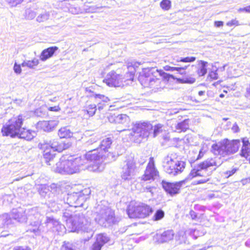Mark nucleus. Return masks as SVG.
Returning <instances> with one entry per match:
<instances>
[{"label": "nucleus", "instance_id": "1", "mask_svg": "<svg viewBox=\"0 0 250 250\" xmlns=\"http://www.w3.org/2000/svg\"><path fill=\"white\" fill-rule=\"evenodd\" d=\"M71 146V143L68 141H64L59 140L57 142V144L53 146L48 142L40 143L38 147L41 152L45 163L50 166L54 163L57 156L55 152H62L64 150L68 148Z\"/></svg>", "mask_w": 250, "mask_h": 250}, {"label": "nucleus", "instance_id": "2", "mask_svg": "<svg viewBox=\"0 0 250 250\" xmlns=\"http://www.w3.org/2000/svg\"><path fill=\"white\" fill-rule=\"evenodd\" d=\"M126 213L130 219H141L149 216L153 212L152 207L146 204L131 200L128 203Z\"/></svg>", "mask_w": 250, "mask_h": 250}, {"label": "nucleus", "instance_id": "3", "mask_svg": "<svg viewBox=\"0 0 250 250\" xmlns=\"http://www.w3.org/2000/svg\"><path fill=\"white\" fill-rule=\"evenodd\" d=\"M24 116L19 114L13 116L10 118L7 124L3 125L1 132L3 136H10L11 138H15L19 132L22 128L24 121Z\"/></svg>", "mask_w": 250, "mask_h": 250}, {"label": "nucleus", "instance_id": "4", "mask_svg": "<svg viewBox=\"0 0 250 250\" xmlns=\"http://www.w3.org/2000/svg\"><path fill=\"white\" fill-rule=\"evenodd\" d=\"M158 69L153 68H146L143 69L142 73L139 76V81L141 84L146 87L158 86L161 83L159 78Z\"/></svg>", "mask_w": 250, "mask_h": 250}, {"label": "nucleus", "instance_id": "5", "mask_svg": "<svg viewBox=\"0 0 250 250\" xmlns=\"http://www.w3.org/2000/svg\"><path fill=\"white\" fill-rule=\"evenodd\" d=\"M186 162L174 156H167L163 162V168L167 174L175 176L185 168Z\"/></svg>", "mask_w": 250, "mask_h": 250}, {"label": "nucleus", "instance_id": "6", "mask_svg": "<svg viewBox=\"0 0 250 250\" xmlns=\"http://www.w3.org/2000/svg\"><path fill=\"white\" fill-rule=\"evenodd\" d=\"M152 127V125L148 122H137L133 124L132 133L130 135L135 142L140 143L148 139L150 134L149 131Z\"/></svg>", "mask_w": 250, "mask_h": 250}, {"label": "nucleus", "instance_id": "7", "mask_svg": "<svg viewBox=\"0 0 250 250\" xmlns=\"http://www.w3.org/2000/svg\"><path fill=\"white\" fill-rule=\"evenodd\" d=\"M158 176L159 171L155 167L154 159L151 157L149 159L144 173L141 177V181L142 182L152 181Z\"/></svg>", "mask_w": 250, "mask_h": 250}, {"label": "nucleus", "instance_id": "8", "mask_svg": "<svg viewBox=\"0 0 250 250\" xmlns=\"http://www.w3.org/2000/svg\"><path fill=\"white\" fill-rule=\"evenodd\" d=\"M103 82L110 87H119L123 85L124 77L122 74L112 70L106 74Z\"/></svg>", "mask_w": 250, "mask_h": 250}, {"label": "nucleus", "instance_id": "9", "mask_svg": "<svg viewBox=\"0 0 250 250\" xmlns=\"http://www.w3.org/2000/svg\"><path fill=\"white\" fill-rule=\"evenodd\" d=\"M108 120L111 123H113L123 127V131L126 130V128L130 127L131 120L129 116L125 114L116 115L110 114Z\"/></svg>", "mask_w": 250, "mask_h": 250}, {"label": "nucleus", "instance_id": "10", "mask_svg": "<svg viewBox=\"0 0 250 250\" xmlns=\"http://www.w3.org/2000/svg\"><path fill=\"white\" fill-rule=\"evenodd\" d=\"M186 182V179L176 182H168L163 181L162 186L166 192L173 196L180 193L182 186Z\"/></svg>", "mask_w": 250, "mask_h": 250}, {"label": "nucleus", "instance_id": "11", "mask_svg": "<svg viewBox=\"0 0 250 250\" xmlns=\"http://www.w3.org/2000/svg\"><path fill=\"white\" fill-rule=\"evenodd\" d=\"M201 177V179L195 181L194 185L203 184L207 183L209 180L208 176L206 172L203 171V170L200 169H192L188 175V178L192 179L195 177Z\"/></svg>", "mask_w": 250, "mask_h": 250}, {"label": "nucleus", "instance_id": "12", "mask_svg": "<svg viewBox=\"0 0 250 250\" xmlns=\"http://www.w3.org/2000/svg\"><path fill=\"white\" fill-rule=\"evenodd\" d=\"M65 174H73L77 171L80 166L78 158L64 159Z\"/></svg>", "mask_w": 250, "mask_h": 250}, {"label": "nucleus", "instance_id": "13", "mask_svg": "<svg viewBox=\"0 0 250 250\" xmlns=\"http://www.w3.org/2000/svg\"><path fill=\"white\" fill-rule=\"evenodd\" d=\"M178 68H181V70H176L178 72V74L181 75V78H176L177 81L181 83H192L196 81V79L194 76V74H190L186 71V67H177Z\"/></svg>", "mask_w": 250, "mask_h": 250}, {"label": "nucleus", "instance_id": "14", "mask_svg": "<svg viewBox=\"0 0 250 250\" xmlns=\"http://www.w3.org/2000/svg\"><path fill=\"white\" fill-rule=\"evenodd\" d=\"M85 158L90 161H97L106 158L105 154H104L98 147L87 152L84 155Z\"/></svg>", "mask_w": 250, "mask_h": 250}, {"label": "nucleus", "instance_id": "15", "mask_svg": "<svg viewBox=\"0 0 250 250\" xmlns=\"http://www.w3.org/2000/svg\"><path fill=\"white\" fill-rule=\"evenodd\" d=\"M141 62L133 61L128 63L127 68L128 71L127 74L129 76V80L133 81L135 78L136 72L139 69Z\"/></svg>", "mask_w": 250, "mask_h": 250}, {"label": "nucleus", "instance_id": "16", "mask_svg": "<svg viewBox=\"0 0 250 250\" xmlns=\"http://www.w3.org/2000/svg\"><path fill=\"white\" fill-rule=\"evenodd\" d=\"M93 101L97 104L99 109L109 105V99L102 94H96L93 97Z\"/></svg>", "mask_w": 250, "mask_h": 250}, {"label": "nucleus", "instance_id": "17", "mask_svg": "<svg viewBox=\"0 0 250 250\" xmlns=\"http://www.w3.org/2000/svg\"><path fill=\"white\" fill-rule=\"evenodd\" d=\"M241 141L239 139H234L230 141L226 146L228 156L236 153L241 146Z\"/></svg>", "mask_w": 250, "mask_h": 250}, {"label": "nucleus", "instance_id": "18", "mask_svg": "<svg viewBox=\"0 0 250 250\" xmlns=\"http://www.w3.org/2000/svg\"><path fill=\"white\" fill-rule=\"evenodd\" d=\"M211 151L214 155H220L222 157L228 156L226 146L223 144H213L211 146Z\"/></svg>", "mask_w": 250, "mask_h": 250}, {"label": "nucleus", "instance_id": "19", "mask_svg": "<svg viewBox=\"0 0 250 250\" xmlns=\"http://www.w3.org/2000/svg\"><path fill=\"white\" fill-rule=\"evenodd\" d=\"M242 146L240 152V155L242 157L247 159L250 156V142L249 139L244 137L241 138Z\"/></svg>", "mask_w": 250, "mask_h": 250}, {"label": "nucleus", "instance_id": "20", "mask_svg": "<svg viewBox=\"0 0 250 250\" xmlns=\"http://www.w3.org/2000/svg\"><path fill=\"white\" fill-rule=\"evenodd\" d=\"M35 134L34 130L23 127L19 132L17 137L27 141H31L35 137Z\"/></svg>", "mask_w": 250, "mask_h": 250}, {"label": "nucleus", "instance_id": "21", "mask_svg": "<svg viewBox=\"0 0 250 250\" xmlns=\"http://www.w3.org/2000/svg\"><path fill=\"white\" fill-rule=\"evenodd\" d=\"M112 143V141L110 138H106L101 141L98 147L100 150L102 151L104 154H105L106 157L108 155L109 149L111 148Z\"/></svg>", "mask_w": 250, "mask_h": 250}, {"label": "nucleus", "instance_id": "22", "mask_svg": "<svg viewBox=\"0 0 250 250\" xmlns=\"http://www.w3.org/2000/svg\"><path fill=\"white\" fill-rule=\"evenodd\" d=\"M58 49V47L57 46H51L44 49L40 55V59L42 61H45L49 58L52 57L56 51Z\"/></svg>", "mask_w": 250, "mask_h": 250}, {"label": "nucleus", "instance_id": "23", "mask_svg": "<svg viewBox=\"0 0 250 250\" xmlns=\"http://www.w3.org/2000/svg\"><path fill=\"white\" fill-rule=\"evenodd\" d=\"M190 124V121L189 119H185L176 124L175 131L178 133L186 132L189 129Z\"/></svg>", "mask_w": 250, "mask_h": 250}, {"label": "nucleus", "instance_id": "24", "mask_svg": "<svg viewBox=\"0 0 250 250\" xmlns=\"http://www.w3.org/2000/svg\"><path fill=\"white\" fill-rule=\"evenodd\" d=\"M198 66L196 71L199 77L204 76L207 73V65L208 62L206 61L200 60L198 62Z\"/></svg>", "mask_w": 250, "mask_h": 250}, {"label": "nucleus", "instance_id": "25", "mask_svg": "<svg viewBox=\"0 0 250 250\" xmlns=\"http://www.w3.org/2000/svg\"><path fill=\"white\" fill-rule=\"evenodd\" d=\"M58 134L60 139H68L73 137V133L67 126H63L60 128Z\"/></svg>", "mask_w": 250, "mask_h": 250}, {"label": "nucleus", "instance_id": "26", "mask_svg": "<svg viewBox=\"0 0 250 250\" xmlns=\"http://www.w3.org/2000/svg\"><path fill=\"white\" fill-rule=\"evenodd\" d=\"M110 240L109 237L104 233L98 234L95 238V242L99 245L102 248Z\"/></svg>", "mask_w": 250, "mask_h": 250}, {"label": "nucleus", "instance_id": "27", "mask_svg": "<svg viewBox=\"0 0 250 250\" xmlns=\"http://www.w3.org/2000/svg\"><path fill=\"white\" fill-rule=\"evenodd\" d=\"M174 233L172 230H167L163 232L159 238V241L162 242H166L173 239Z\"/></svg>", "mask_w": 250, "mask_h": 250}, {"label": "nucleus", "instance_id": "28", "mask_svg": "<svg viewBox=\"0 0 250 250\" xmlns=\"http://www.w3.org/2000/svg\"><path fill=\"white\" fill-rule=\"evenodd\" d=\"M216 165L217 164L215 161L213 159L210 158L200 163L198 165V167L200 169L204 170L209 167L216 166Z\"/></svg>", "mask_w": 250, "mask_h": 250}, {"label": "nucleus", "instance_id": "29", "mask_svg": "<svg viewBox=\"0 0 250 250\" xmlns=\"http://www.w3.org/2000/svg\"><path fill=\"white\" fill-rule=\"evenodd\" d=\"M159 76L162 77V80L165 82H168L171 80H175L176 78L169 73H167L162 69L158 70Z\"/></svg>", "mask_w": 250, "mask_h": 250}, {"label": "nucleus", "instance_id": "30", "mask_svg": "<svg viewBox=\"0 0 250 250\" xmlns=\"http://www.w3.org/2000/svg\"><path fill=\"white\" fill-rule=\"evenodd\" d=\"M96 110V104H90L85 106L84 111L85 114L90 117L95 114Z\"/></svg>", "mask_w": 250, "mask_h": 250}, {"label": "nucleus", "instance_id": "31", "mask_svg": "<svg viewBox=\"0 0 250 250\" xmlns=\"http://www.w3.org/2000/svg\"><path fill=\"white\" fill-rule=\"evenodd\" d=\"M64 159H60L59 162L56 163L55 171L56 172L61 174H65Z\"/></svg>", "mask_w": 250, "mask_h": 250}, {"label": "nucleus", "instance_id": "32", "mask_svg": "<svg viewBox=\"0 0 250 250\" xmlns=\"http://www.w3.org/2000/svg\"><path fill=\"white\" fill-rule=\"evenodd\" d=\"M163 127L164 125L161 124H157L154 126L153 131V137L154 138L163 131Z\"/></svg>", "mask_w": 250, "mask_h": 250}, {"label": "nucleus", "instance_id": "33", "mask_svg": "<svg viewBox=\"0 0 250 250\" xmlns=\"http://www.w3.org/2000/svg\"><path fill=\"white\" fill-rule=\"evenodd\" d=\"M160 5L163 10L167 11L171 7V2L170 0H162L160 3Z\"/></svg>", "mask_w": 250, "mask_h": 250}, {"label": "nucleus", "instance_id": "34", "mask_svg": "<svg viewBox=\"0 0 250 250\" xmlns=\"http://www.w3.org/2000/svg\"><path fill=\"white\" fill-rule=\"evenodd\" d=\"M39 63V60L36 58H34L32 60L28 61L25 64L22 63L21 65L22 66H27L29 68H34V67L38 65Z\"/></svg>", "mask_w": 250, "mask_h": 250}, {"label": "nucleus", "instance_id": "35", "mask_svg": "<svg viewBox=\"0 0 250 250\" xmlns=\"http://www.w3.org/2000/svg\"><path fill=\"white\" fill-rule=\"evenodd\" d=\"M218 77L216 69L210 70L208 75V79L210 81L216 80L218 79Z\"/></svg>", "mask_w": 250, "mask_h": 250}, {"label": "nucleus", "instance_id": "36", "mask_svg": "<svg viewBox=\"0 0 250 250\" xmlns=\"http://www.w3.org/2000/svg\"><path fill=\"white\" fill-rule=\"evenodd\" d=\"M165 215V213L163 210L158 209L156 211L154 214L152 219L153 221H158L162 219Z\"/></svg>", "mask_w": 250, "mask_h": 250}, {"label": "nucleus", "instance_id": "37", "mask_svg": "<svg viewBox=\"0 0 250 250\" xmlns=\"http://www.w3.org/2000/svg\"><path fill=\"white\" fill-rule=\"evenodd\" d=\"M196 58L195 57H186L182 58L180 60H177V62H182L185 63L192 62L195 61Z\"/></svg>", "mask_w": 250, "mask_h": 250}, {"label": "nucleus", "instance_id": "38", "mask_svg": "<svg viewBox=\"0 0 250 250\" xmlns=\"http://www.w3.org/2000/svg\"><path fill=\"white\" fill-rule=\"evenodd\" d=\"M238 170L237 167H232L230 170H227L224 173V175L226 178H228L235 174Z\"/></svg>", "mask_w": 250, "mask_h": 250}, {"label": "nucleus", "instance_id": "39", "mask_svg": "<svg viewBox=\"0 0 250 250\" xmlns=\"http://www.w3.org/2000/svg\"><path fill=\"white\" fill-rule=\"evenodd\" d=\"M105 214H107V211L104 212ZM115 218L114 213L113 211H110L107 215L105 214V220L106 222L113 221Z\"/></svg>", "mask_w": 250, "mask_h": 250}, {"label": "nucleus", "instance_id": "40", "mask_svg": "<svg viewBox=\"0 0 250 250\" xmlns=\"http://www.w3.org/2000/svg\"><path fill=\"white\" fill-rule=\"evenodd\" d=\"M136 163L133 159H128L126 161L127 168L130 171L135 167Z\"/></svg>", "mask_w": 250, "mask_h": 250}, {"label": "nucleus", "instance_id": "41", "mask_svg": "<svg viewBox=\"0 0 250 250\" xmlns=\"http://www.w3.org/2000/svg\"><path fill=\"white\" fill-rule=\"evenodd\" d=\"M226 25L228 26H237L240 25L239 22L238 20H237L236 19H232L231 21L227 22L226 23Z\"/></svg>", "mask_w": 250, "mask_h": 250}, {"label": "nucleus", "instance_id": "42", "mask_svg": "<svg viewBox=\"0 0 250 250\" xmlns=\"http://www.w3.org/2000/svg\"><path fill=\"white\" fill-rule=\"evenodd\" d=\"M62 247L64 250H76L73 248L72 245L68 242H64Z\"/></svg>", "mask_w": 250, "mask_h": 250}, {"label": "nucleus", "instance_id": "43", "mask_svg": "<svg viewBox=\"0 0 250 250\" xmlns=\"http://www.w3.org/2000/svg\"><path fill=\"white\" fill-rule=\"evenodd\" d=\"M13 69H14V72L18 74H20L21 72V65L18 64H17V63H15Z\"/></svg>", "mask_w": 250, "mask_h": 250}, {"label": "nucleus", "instance_id": "44", "mask_svg": "<svg viewBox=\"0 0 250 250\" xmlns=\"http://www.w3.org/2000/svg\"><path fill=\"white\" fill-rule=\"evenodd\" d=\"M238 11L239 12L250 13V5L243 8H240L238 9Z\"/></svg>", "mask_w": 250, "mask_h": 250}, {"label": "nucleus", "instance_id": "45", "mask_svg": "<svg viewBox=\"0 0 250 250\" xmlns=\"http://www.w3.org/2000/svg\"><path fill=\"white\" fill-rule=\"evenodd\" d=\"M48 110L50 111L58 112L61 110V108L59 105H55L53 106H50L48 108Z\"/></svg>", "mask_w": 250, "mask_h": 250}, {"label": "nucleus", "instance_id": "46", "mask_svg": "<svg viewBox=\"0 0 250 250\" xmlns=\"http://www.w3.org/2000/svg\"><path fill=\"white\" fill-rule=\"evenodd\" d=\"M102 247L96 242H94L92 244L90 250H101Z\"/></svg>", "mask_w": 250, "mask_h": 250}, {"label": "nucleus", "instance_id": "47", "mask_svg": "<svg viewBox=\"0 0 250 250\" xmlns=\"http://www.w3.org/2000/svg\"><path fill=\"white\" fill-rule=\"evenodd\" d=\"M164 69L166 71H176L181 70V68H178L177 67H171L169 66H166L164 67Z\"/></svg>", "mask_w": 250, "mask_h": 250}, {"label": "nucleus", "instance_id": "48", "mask_svg": "<svg viewBox=\"0 0 250 250\" xmlns=\"http://www.w3.org/2000/svg\"><path fill=\"white\" fill-rule=\"evenodd\" d=\"M214 24L215 27H219L222 26L224 25V22L220 21H215Z\"/></svg>", "mask_w": 250, "mask_h": 250}, {"label": "nucleus", "instance_id": "49", "mask_svg": "<svg viewBox=\"0 0 250 250\" xmlns=\"http://www.w3.org/2000/svg\"><path fill=\"white\" fill-rule=\"evenodd\" d=\"M13 250H29L27 247L23 246H17L15 247Z\"/></svg>", "mask_w": 250, "mask_h": 250}, {"label": "nucleus", "instance_id": "50", "mask_svg": "<svg viewBox=\"0 0 250 250\" xmlns=\"http://www.w3.org/2000/svg\"><path fill=\"white\" fill-rule=\"evenodd\" d=\"M9 2L12 3L14 5H17L20 3H21L23 0H9Z\"/></svg>", "mask_w": 250, "mask_h": 250}, {"label": "nucleus", "instance_id": "51", "mask_svg": "<svg viewBox=\"0 0 250 250\" xmlns=\"http://www.w3.org/2000/svg\"><path fill=\"white\" fill-rule=\"evenodd\" d=\"M67 211V209H66L65 211L63 213V216L66 218V220H68V219L71 218V215H69Z\"/></svg>", "mask_w": 250, "mask_h": 250}, {"label": "nucleus", "instance_id": "52", "mask_svg": "<svg viewBox=\"0 0 250 250\" xmlns=\"http://www.w3.org/2000/svg\"><path fill=\"white\" fill-rule=\"evenodd\" d=\"M152 188H153L151 187H148L146 188V190L148 192H152Z\"/></svg>", "mask_w": 250, "mask_h": 250}, {"label": "nucleus", "instance_id": "53", "mask_svg": "<svg viewBox=\"0 0 250 250\" xmlns=\"http://www.w3.org/2000/svg\"><path fill=\"white\" fill-rule=\"evenodd\" d=\"M205 91H199L198 92V95L199 96H203L205 94Z\"/></svg>", "mask_w": 250, "mask_h": 250}, {"label": "nucleus", "instance_id": "54", "mask_svg": "<svg viewBox=\"0 0 250 250\" xmlns=\"http://www.w3.org/2000/svg\"><path fill=\"white\" fill-rule=\"evenodd\" d=\"M75 196H76V197H78V195L77 194H76L75 195H70L69 197L70 198H71V197H75Z\"/></svg>", "mask_w": 250, "mask_h": 250}, {"label": "nucleus", "instance_id": "55", "mask_svg": "<svg viewBox=\"0 0 250 250\" xmlns=\"http://www.w3.org/2000/svg\"><path fill=\"white\" fill-rule=\"evenodd\" d=\"M219 97L220 98H224V95L223 94H220Z\"/></svg>", "mask_w": 250, "mask_h": 250}, {"label": "nucleus", "instance_id": "56", "mask_svg": "<svg viewBox=\"0 0 250 250\" xmlns=\"http://www.w3.org/2000/svg\"><path fill=\"white\" fill-rule=\"evenodd\" d=\"M249 162L250 164V157L249 158Z\"/></svg>", "mask_w": 250, "mask_h": 250}, {"label": "nucleus", "instance_id": "57", "mask_svg": "<svg viewBox=\"0 0 250 250\" xmlns=\"http://www.w3.org/2000/svg\"><path fill=\"white\" fill-rule=\"evenodd\" d=\"M248 179H249V181H250V177H249Z\"/></svg>", "mask_w": 250, "mask_h": 250}]
</instances>
